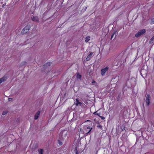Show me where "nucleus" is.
I'll list each match as a JSON object with an SVG mask.
<instances>
[{
    "label": "nucleus",
    "mask_w": 154,
    "mask_h": 154,
    "mask_svg": "<svg viewBox=\"0 0 154 154\" xmlns=\"http://www.w3.org/2000/svg\"><path fill=\"white\" fill-rule=\"evenodd\" d=\"M146 32V30L145 29H143L140 30L138 32L135 34V36L138 38L141 35L145 34Z\"/></svg>",
    "instance_id": "1"
},
{
    "label": "nucleus",
    "mask_w": 154,
    "mask_h": 154,
    "mask_svg": "<svg viewBox=\"0 0 154 154\" xmlns=\"http://www.w3.org/2000/svg\"><path fill=\"white\" fill-rule=\"evenodd\" d=\"M31 26L30 25H27L23 29L21 32V34H23L28 32L29 29L30 28Z\"/></svg>",
    "instance_id": "2"
},
{
    "label": "nucleus",
    "mask_w": 154,
    "mask_h": 154,
    "mask_svg": "<svg viewBox=\"0 0 154 154\" xmlns=\"http://www.w3.org/2000/svg\"><path fill=\"white\" fill-rule=\"evenodd\" d=\"M150 96L149 94L147 95L146 98V102L147 104V106H149L150 103Z\"/></svg>",
    "instance_id": "3"
},
{
    "label": "nucleus",
    "mask_w": 154,
    "mask_h": 154,
    "mask_svg": "<svg viewBox=\"0 0 154 154\" xmlns=\"http://www.w3.org/2000/svg\"><path fill=\"white\" fill-rule=\"evenodd\" d=\"M93 54V53L92 52H90L89 54L88 55L86 59V61H89L90 60L92 57V55Z\"/></svg>",
    "instance_id": "4"
},
{
    "label": "nucleus",
    "mask_w": 154,
    "mask_h": 154,
    "mask_svg": "<svg viewBox=\"0 0 154 154\" xmlns=\"http://www.w3.org/2000/svg\"><path fill=\"white\" fill-rule=\"evenodd\" d=\"M8 79V77L7 76L4 75L3 77L0 79V84L6 80Z\"/></svg>",
    "instance_id": "5"
},
{
    "label": "nucleus",
    "mask_w": 154,
    "mask_h": 154,
    "mask_svg": "<svg viewBox=\"0 0 154 154\" xmlns=\"http://www.w3.org/2000/svg\"><path fill=\"white\" fill-rule=\"evenodd\" d=\"M109 68H104L101 70V74L102 75H104L106 72L108 70Z\"/></svg>",
    "instance_id": "6"
},
{
    "label": "nucleus",
    "mask_w": 154,
    "mask_h": 154,
    "mask_svg": "<svg viewBox=\"0 0 154 154\" xmlns=\"http://www.w3.org/2000/svg\"><path fill=\"white\" fill-rule=\"evenodd\" d=\"M89 129V130L88 132H87L85 134L84 136V137H86L88 135V134L91 131L92 129V128L90 126H88L86 128V129Z\"/></svg>",
    "instance_id": "7"
},
{
    "label": "nucleus",
    "mask_w": 154,
    "mask_h": 154,
    "mask_svg": "<svg viewBox=\"0 0 154 154\" xmlns=\"http://www.w3.org/2000/svg\"><path fill=\"white\" fill-rule=\"evenodd\" d=\"M75 75L76 76V79L77 80H81V78L82 77V75L79 74V72H77Z\"/></svg>",
    "instance_id": "8"
},
{
    "label": "nucleus",
    "mask_w": 154,
    "mask_h": 154,
    "mask_svg": "<svg viewBox=\"0 0 154 154\" xmlns=\"http://www.w3.org/2000/svg\"><path fill=\"white\" fill-rule=\"evenodd\" d=\"M40 113V112L39 111H38L34 116V119L35 120L37 119L39 116V115Z\"/></svg>",
    "instance_id": "9"
},
{
    "label": "nucleus",
    "mask_w": 154,
    "mask_h": 154,
    "mask_svg": "<svg viewBox=\"0 0 154 154\" xmlns=\"http://www.w3.org/2000/svg\"><path fill=\"white\" fill-rule=\"evenodd\" d=\"M32 20L33 21L35 22H38L39 20L38 17L33 16L32 17Z\"/></svg>",
    "instance_id": "10"
},
{
    "label": "nucleus",
    "mask_w": 154,
    "mask_h": 154,
    "mask_svg": "<svg viewBox=\"0 0 154 154\" xmlns=\"http://www.w3.org/2000/svg\"><path fill=\"white\" fill-rule=\"evenodd\" d=\"M122 57H121V55H119L118 56V57H117V59H116V60H115L114 61V62H115V61H116V60H118V63H117L116 65H118V63L120 62L121 60H122Z\"/></svg>",
    "instance_id": "11"
},
{
    "label": "nucleus",
    "mask_w": 154,
    "mask_h": 154,
    "mask_svg": "<svg viewBox=\"0 0 154 154\" xmlns=\"http://www.w3.org/2000/svg\"><path fill=\"white\" fill-rule=\"evenodd\" d=\"M51 62H48L44 64V67H47L48 66H50L51 65Z\"/></svg>",
    "instance_id": "12"
},
{
    "label": "nucleus",
    "mask_w": 154,
    "mask_h": 154,
    "mask_svg": "<svg viewBox=\"0 0 154 154\" xmlns=\"http://www.w3.org/2000/svg\"><path fill=\"white\" fill-rule=\"evenodd\" d=\"M76 103H75V104L76 106H78L79 104L80 106L82 105V103L79 102L78 98L76 99Z\"/></svg>",
    "instance_id": "13"
},
{
    "label": "nucleus",
    "mask_w": 154,
    "mask_h": 154,
    "mask_svg": "<svg viewBox=\"0 0 154 154\" xmlns=\"http://www.w3.org/2000/svg\"><path fill=\"white\" fill-rule=\"evenodd\" d=\"M39 154H43L44 150L42 149H40L38 150Z\"/></svg>",
    "instance_id": "14"
},
{
    "label": "nucleus",
    "mask_w": 154,
    "mask_h": 154,
    "mask_svg": "<svg viewBox=\"0 0 154 154\" xmlns=\"http://www.w3.org/2000/svg\"><path fill=\"white\" fill-rule=\"evenodd\" d=\"M154 40V36L152 37L150 40L149 43L150 44H152Z\"/></svg>",
    "instance_id": "15"
},
{
    "label": "nucleus",
    "mask_w": 154,
    "mask_h": 154,
    "mask_svg": "<svg viewBox=\"0 0 154 154\" xmlns=\"http://www.w3.org/2000/svg\"><path fill=\"white\" fill-rule=\"evenodd\" d=\"M90 36H88L85 38V42H88L90 40Z\"/></svg>",
    "instance_id": "16"
},
{
    "label": "nucleus",
    "mask_w": 154,
    "mask_h": 154,
    "mask_svg": "<svg viewBox=\"0 0 154 154\" xmlns=\"http://www.w3.org/2000/svg\"><path fill=\"white\" fill-rule=\"evenodd\" d=\"M8 112V111H5L3 112L2 113V115H5L6 114H7Z\"/></svg>",
    "instance_id": "17"
},
{
    "label": "nucleus",
    "mask_w": 154,
    "mask_h": 154,
    "mask_svg": "<svg viewBox=\"0 0 154 154\" xmlns=\"http://www.w3.org/2000/svg\"><path fill=\"white\" fill-rule=\"evenodd\" d=\"M116 31H114L111 36V38H110L111 39H112L114 35L116 34Z\"/></svg>",
    "instance_id": "18"
},
{
    "label": "nucleus",
    "mask_w": 154,
    "mask_h": 154,
    "mask_svg": "<svg viewBox=\"0 0 154 154\" xmlns=\"http://www.w3.org/2000/svg\"><path fill=\"white\" fill-rule=\"evenodd\" d=\"M26 61H23L21 63V66H23V65L26 64Z\"/></svg>",
    "instance_id": "19"
},
{
    "label": "nucleus",
    "mask_w": 154,
    "mask_h": 154,
    "mask_svg": "<svg viewBox=\"0 0 154 154\" xmlns=\"http://www.w3.org/2000/svg\"><path fill=\"white\" fill-rule=\"evenodd\" d=\"M93 114L95 115L98 116L99 117L100 116V114L99 113H97V112H94V113Z\"/></svg>",
    "instance_id": "20"
},
{
    "label": "nucleus",
    "mask_w": 154,
    "mask_h": 154,
    "mask_svg": "<svg viewBox=\"0 0 154 154\" xmlns=\"http://www.w3.org/2000/svg\"><path fill=\"white\" fill-rule=\"evenodd\" d=\"M58 143L60 146H61L63 144L62 142L59 140H58Z\"/></svg>",
    "instance_id": "21"
},
{
    "label": "nucleus",
    "mask_w": 154,
    "mask_h": 154,
    "mask_svg": "<svg viewBox=\"0 0 154 154\" xmlns=\"http://www.w3.org/2000/svg\"><path fill=\"white\" fill-rule=\"evenodd\" d=\"M97 127L102 129V126L100 124H98L97 126Z\"/></svg>",
    "instance_id": "22"
},
{
    "label": "nucleus",
    "mask_w": 154,
    "mask_h": 154,
    "mask_svg": "<svg viewBox=\"0 0 154 154\" xmlns=\"http://www.w3.org/2000/svg\"><path fill=\"white\" fill-rule=\"evenodd\" d=\"M75 153L76 154H79V153L78 151L77 150V147H76L75 149Z\"/></svg>",
    "instance_id": "23"
},
{
    "label": "nucleus",
    "mask_w": 154,
    "mask_h": 154,
    "mask_svg": "<svg viewBox=\"0 0 154 154\" xmlns=\"http://www.w3.org/2000/svg\"><path fill=\"white\" fill-rule=\"evenodd\" d=\"M80 131L83 134L84 133V131L83 130V129H82V128L80 129Z\"/></svg>",
    "instance_id": "24"
},
{
    "label": "nucleus",
    "mask_w": 154,
    "mask_h": 154,
    "mask_svg": "<svg viewBox=\"0 0 154 154\" xmlns=\"http://www.w3.org/2000/svg\"><path fill=\"white\" fill-rule=\"evenodd\" d=\"M99 117L100 118L103 120V119H105V117H104L103 116H99Z\"/></svg>",
    "instance_id": "25"
},
{
    "label": "nucleus",
    "mask_w": 154,
    "mask_h": 154,
    "mask_svg": "<svg viewBox=\"0 0 154 154\" xmlns=\"http://www.w3.org/2000/svg\"><path fill=\"white\" fill-rule=\"evenodd\" d=\"M151 22L152 24L154 23V18L151 19Z\"/></svg>",
    "instance_id": "26"
},
{
    "label": "nucleus",
    "mask_w": 154,
    "mask_h": 154,
    "mask_svg": "<svg viewBox=\"0 0 154 154\" xmlns=\"http://www.w3.org/2000/svg\"><path fill=\"white\" fill-rule=\"evenodd\" d=\"M92 83H95L96 82L95 81H94V80H93Z\"/></svg>",
    "instance_id": "27"
},
{
    "label": "nucleus",
    "mask_w": 154,
    "mask_h": 154,
    "mask_svg": "<svg viewBox=\"0 0 154 154\" xmlns=\"http://www.w3.org/2000/svg\"><path fill=\"white\" fill-rule=\"evenodd\" d=\"M89 129H86V128L85 129V130L86 131H89Z\"/></svg>",
    "instance_id": "28"
},
{
    "label": "nucleus",
    "mask_w": 154,
    "mask_h": 154,
    "mask_svg": "<svg viewBox=\"0 0 154 154\" xmlns=\"http://www.w3.org/2000/svg\"><path fill=\"white\" fill-rule=\"evenodd\" d=\"M90 121V120H87L86 122H88V121Z\"/></svg>",
    "instance_id": "29"
},
{
    "label": "nucleus",
    "mask_w": 154,
    "mask_h": 154,
    "mask_svg": "<svg viewBox=\"0 0 154 154\" xmlns=\"http://www.w3.org/2000/svg\"><path fill=\"white\" fill-rule=\"evenodd\" d=\"M143 69H141V72L142 70Z\"/></svg>",
    "instance_id": "30"
}]
</instances>
